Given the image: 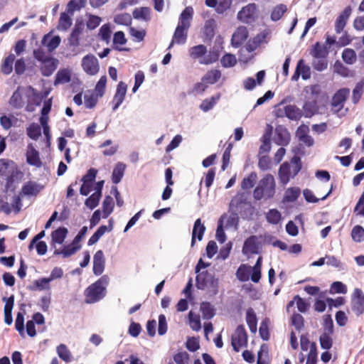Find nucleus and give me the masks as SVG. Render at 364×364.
<instances>
[{
	"label": "nucleus",
	"instance_id": "f257e3e1",
	"mask_svg": "<svg viewBox=\"0 0 364 364\" xmlns=\"http://www.w3.org/2000/svg\"><path fill=\"white\" fill-rule=\"evenodd\" d=\"M276 193V182L274 176L267 173L261 178L253 191V197L257 200H269L274 198Z\"/></svg>",
	"mask_w": 364,
	"mask_h": 364
},
{
	"label": "nucleus",
	"instance_id": "f03ea898",
	"mask_svg": "<svg viewBox=\"0 0 364 364\" xmlns=\"http://www.w3.org/2000/svg\"><path fill=\"white\" fill-rule=\"evenodd\" d=\"M107 275L102 276L95 282L90 285L85 291V301L88 304L95 303L106 294V287L109 283Z\"/></svg>",
	"mask_w": 364,
	"mask_h": 364
},
{
	"label": "nucleus",
	"instance_id": "7ed1b4c3",
	"mask_svg": "<svg viewBox=\"0 0 364 364\" xmlns=\"http://www.w3.org/2000/svg\"><path fill=\"white\" fill-rule=\"evenodd\" d=\"M302 168L301 161L299 156H294L290 163L284 162L279 167L278 176L280 182L283 185L287 184L291 178L295 177Z\"/></svg>",
	"mask_w": 364,
	"mask_h": 364
},
{
	"label": "nucleus",
	"instance_id": "20e7f679",
	"mask_svg": "<svg viewBox=\"0 0 364 364\" xmlns=\"http://www.w3.org/2000/svg\"><path fill=\"white\" fill-rule=\"evenodd\" d=\"M23 175L14 161L8 159H0V176H7L6 182L7 189L13 186L16 180H21Z\"/></svg>",
	"mask_w": 364,
	"mask_h": 364
},
{
	"label": "nucleus",
	"instance_id": "39448f33",
	"mask_svg": "<svg viewBox=\"0 0 364 364\" xmlns=\"http://www.w3.org/2000/svg\"><path fill=\"white\" fill-rule=\"evenodd\" d=\"M196 285L198 289H209V291L215 295L218 294V280L208 271H203L198 274L196 278Z\"/></svg>",
	"mask_w": 364,
	"mask_h": 364
},
{
	"label": "nucleus",
	"instance_id": "423d86ee",
	"mask_svg": "<svg viewBox=\"0 0 364 364\" xmlns=\"http://www.w3.org/2000/svg\"><path fill=\"white\" fill-rule=\"evenodd\" d=\"M350 309L357 317L364 314V293L359 288H355L351 294Z\"/></svg>",
	"mask_w": 364,
	"mask_h": 364
},
{
	"label": "nucleus",
	"instance_id": "0eeeda50",
	"mask_svg": "<svg viewBox=\"0 0 364 364\" xmlns=\"http://www.w3.org/2000/svg\"><path fill=\"white\" fill-rule=\"evenodd\" d=\"M247 334L242 325L238 326L231 338V344L235 352H239L240 348L246 346Z\"/></svg>",
	"mask_w": 364,
	"mask_h": 364
},
{
	"label": "nucleus",
	"instance_id": "6e6552de",
	"mask_svg": "<svg viewBox=\"0 0 364 364\" xmlns=\"http://www.w3.org/2000/svg\"><path fill=\"white\" fill-rule=\"evenodd\" d=\"M261 248L262 244L259 237L256 235H251L245 240L242 252L247 256L257 255L259 253Z\"/></svg>",
	"mask_w": 364,
	"mask_h": 364
},
{
	"label": "nucleus",
	"instance_id": "1a4fd4ad",
	"mask_svg": "<svg viewBox=\"0 0 364 364\" xmlns=\"http://www.w3.org/2000/svg\"><path fill=\"white\" fill-rule=\"evenodd\" d=\"M82 67L84 71L90 75H96L100 69L97 58L92 54L87 55L82 58Z\"/></svg>",
	"mask_w": 364,
	"mask_h": 364
},
{
	"label": "nucleus",
	"instance_id": "9d476101",
	"mask_svg": "<svg viewBox=\"0 0 364 364\" xmlns=\"http://www.w3.org/2000/svg\"><path fill=\"white\" fill-rule=\"evenodd\" d=\"M127 90V85H126L125 82L121 81L118 83L117 86L116 92L112 101V111H116L118 109V107L122 105V103L124 100Z\"/></svg>",
	"mask_w": 364,
	"mask_h": 364
},
{
	"label": "nucleus",
	"instance_id": "9b49d317",
	"mask_svg": "<svg viewBox=\"0 0 364 364\" xmlns=\"http://www.w3.org/2000/svg\"><path fill=\"white\" fill-rule=\"evenodd\" d=\"M352 14V8L350 6H346L342 12L338 15L335 21V31L336 33H341L343 31L348 20Z\"/></svg>",
	"mask_w": 364,
	"mask_h": 364
},
{
	"label": "nucleus",
	"instance_id": "f8f14e48",
	"mask_svg": "<svg viewBox=\"0 0 364 364\" xmlns=\"http://www.w3.org/2000/svg\"><path fill=\"white\" fill-rule=\"evenodd\" d=\"M249 36L248 30L245 26H239L233 33L231 38V45L234 48H239Z\"/></svg>",
	"mask_w": 364,
	"mask_h": 364
},
{
	"label": "nucleus",
	"instance_id": "ddd939ff",
	"mask_svg": "<svg viewBox=\"0 0 364 364\" xmlns=\"http://www.w3.org/2000/svg\"><path fill=\"white\" fill-rule=\"evenodd\" d=\"M188 28L178 24L168 48H171L175 43L184 44L187 40Z\"/></svg>",
	"mask_w": 364,
	"mask_h": 364
},
{
	"label": "nucleus",
	"instance_id": "4468645a",
	"mask_svg": "<svg viewBox=\"0 0 364 364\" xmlns=\"http://www.w3.org/2000/svg\"><path fill=\"white\" fill-rule=\"evenodd\" d=\"M84 30L82 21H76L74 28L68 37V44L70 46L77 47L80 45V36Z\"/></svg>",
	"mask_w": 364,
	"mask_h": 364
},
{
	"label": "nucleus",
	"instance_id": "2eb2a0df",
	"mask_svg": "<svg viewBox=\"0 0 364 364\" xmlns=\"http://www.w3.org/2000/svg\"><path fill=\"white\" fill-rule=\"evenodd\" d=\"M300 75L304 80H308L311 77V68L309 65H305L303 59L298 61L294 73L291 76V80L297 81Z\"/></svg>",
	"mask_w": 364,
	"mask_h": 364
},
{
	"label": "nucleus",
	"instance_id": "dca6fc26",
	"mask_svg": "<svg viewBox=\"0 0 364 364\" xmlns=\"http://www.w3.org/2000/svg\"><path fill=\"white\" fill-rule=\"evenodd\" d=\"M61 38L59 36H53L51 33L45 34L41 40L42 46L47 48L48 52L52 53L60 44Z\"/></svg>",
	"mask_w": 364,
	"mask_h": 364
},
{
	"label": "nucleus",
	"instance_id": "f3484780",
	"mask_svg": "<svg viewBox=\"0 0 364 364\" xmlns=\"http://www.w3.org/2000/svg\"><path fill=\"white\" fill-rule=\"evenodd\" d=\"M105 267V259L103 251L100 250L95 252L93 257V273L96 276L101 275Z\"/></svg>",
	"mask_w": 364,
	"mask_h": 364
},
{
	"label": "nucleus",
	"instance_id": "a211bd4d",
	"mask_svg": "<svg viewBox=\"0 0 364 364\" xmlns=\"http://www.w3.org/2000/svg\"><path fill=\"white\" fill-rule=\"evenodd\" d=\"M26 161L29 165L40 168L42 162L39 156V152L35 149L32 144H29L26 151Z\"/></svg>",
	"mask_w": 364,
	"mask_h": 364
},
{
	"label": "nucleus",
	"instance_id": "6ab92c4d",
	"mask_svg": "<svg viewBox=\"0 0 364 364\" xmlns=\"http://www.w3.org/2000/svg\"><path fill=\"white\" fill-rule=\"evenodd\" d=\"M81 248V245H77L73 241L70 244L63 246L62 249H55L54 255H62L63 258H68L75 254Z\"/></svg>",
	"mask_w": 364,
	"mask_h": 364
},
{
	"label": "nucleus",
	"instance_id": "aec40b11",
	"mask_svg": "<svg viewBox=\"0 0 364 364\" xmlns=\"http://www.w3.org/2000/svg\"><path fill=\"white\" fill-rule=\"evenodd\" d=\"M349 95V90L346 88L340 89L336 92L332 98L331 105L338 107L340 110L343 108V104Z\"/></svg>",
	"mask_w": 364,
	"mask_h": 364
},
{
	"label": "nucleus",
	"instance_id": "412c9836",
	"mask_svg": "<svg viewBox=\"0 0 364 364\" xmlns=\"http://www.w3.org/2000/svg\"><path fill=\"white\" fill-rule=\"evenodd\" d=\"M274 141L279 146H287L290 141V134L286 128H277Z\"/></svg>",
	"mask_w": 364,
	"mask_h": 364
},
{
	"label": "nucleus",
	"instance_id": "4be33fe9",
	"mask_svg": "<svg viewBox=\"0 0 364 364\" xmlns=\"http://www.w3.org/2000/svg\"><path fill=\"white\" fill-rule=\"evenodd\" d=\"M43 186L35 181H29L21 188V193L24 196H36L43 189Z\"/></svg>",
	"mask_w": 364,
	"mask_h": 364
},
{
	"label": "nucleus",
	"instance_id": "5701e85b",
	"mask_svg": "<svg viewBox=\"0 0 364 364\" xmlns=\"http://www.w3.org/2000/svg\"><path fill=\"white\" fill-rule=\"evenodd\" d=\"M294 304H296V307L301 313L306 312L309 307V304L308 302H306L300 296L296 295L294 296L293 299L288 303L287 310L289 311V309L294 306Z\"/></svg>",
	"mask_w": 364,
	"mask_h": 364
},
{
	"label": "nucleus",
	"instance_id": "b1692460",
	"mask_svg": "<svg viewBox=\"0 0 364 364\" xmlns=\"http://www.w3.org/2000/svg\"><path fill=\"white\" fill-rule=\"evenodd\" d=\"M205 230V227L202 223L201 220L200 218L197 219L195 221L193 225L191 239V246H193L195 245L196 237L198 238V240H202Z\"/></svg>",
	"mask_w": 364,
	"mask_h": 364
},
{
	"label": "nucleus",
	"instance_id": "393cba45",
	"mask_svg": "<svg viewBox=\"0 0 364 364\" xmlns=\"http://www.w3.org/2000/svg\"><path fill=\"white\" fill-rule=\"evenodd\" d=\"M285 116L291 120H299L303 116L302 111L294 105H288L284 107Z\"/></svg>",
	"mask_w": 364,
	"mask_h": 364
},
{
	"label": "nucleus",
	"instance_id": "a878e982",
	"mask_svg": "<svg viewBox=\"0 0 364 364\" xmlns=\"http://www.w3.org/2000/svg\"><path fill=\"white\" fill-rule=\"evenodd\" d=\"M22 91H23V88L18 87L9 100L10 105L16 109H20L24 105Z\"/></svg>",
	"mask_w": 364,
	"mask_h": 364
},
{
	"label": "nucleus",
	"instance_id": "bb28decb",
	"mask_svg": "<svg viewBox=\"0 0 364 364\" xmlns=\"http://www.w3.org/2000/svg\"><path fill=\"white\" fill-rule=\"evenodd\" d=\"M4 300H6L4 305V321L6 324L10 325L13 322L12 309L14 304V296L11 295L7 299L4 298Z\"/></svg>",
	"mask_w": 364,
	"mask_h": 364
},
{
	"label": "nucleus",
	"instance_id": "cd10ccee",
	"mask_svg": "<svg viewBox=\"0 0 364 364\" xmlns=\"http://www.w3.org/2000/svg\"><path fill=\"white\" fill-rule=\"evenodd\" d=\"M56 68L57 64L55 63V59L50 57V58L42 62V65L41 67V74L43 76H50L53 74Z\"/></svg>",
	"mask_w": 364,
	"mask_h": 364
},
{
	"label": "nucleus",
	"instance_id": "c85d7f7f",
	"mask_svg": "<svg viewBox=\"0 0 364 364\" xmlns=\"http://www.w3.org/2000/svg\"><path fill=\"white\" fill-rule=\"evenodd\" d=\"M255 9V6L254 4H249L243 7L242 10L238 12V18L246 23L250 22L254 17Z\"/></svg>",
	"mask_w": 364,
	"mask_h": 364
},
{
	"label": "nucleus",
	"instance_id": "c756f323",
	"mask_svg": "<svg viewBox=\"0 0 364 364\" xmlns=\"http://www.w3.org/2000/svg\"><path fill=\"white\" fill-rule=\"evenodd\" d=\"M193 14V9L192 7L188 6L186 7L185 9L181 12L180 17L178 25H181L183 27L190 28L191 26V21L192 19Z\"/></svg>",
	"mask_w": 364,
	"mask_h": 364
},
{
	"label": "nucleus",
	"instance_id": "7c9ffc66",
	"mask_svg": "<svg viewBox=\"0 0 364 364\" xmlns=\"http://www.w3.org/2000/svg\"><path fill=\"white\" fill-rule=\"evenodd\" d=\"M72 16H73V14H70L67 11L65 12H62L60 16L58 29L67 31L72 25Z\"/></svg>",
	"mask_w": 364,
	"mask_h": 364
},
{
	"label": "nucleus",
	"instance_id": "2f4dec72",
	"mask_svg": "<svg viewBox=\"0 0 364 364\" xmlns=\"http://www.w3.org/2000/svg\"><path fill=\"white\" fill-rule=\"evenodd\" d=\"M68 230L66 228L60 227L51 234L52 243L63 244L67 237Z\"/></svg>",
	"mask_w": 364,
	"mask_h": 364
},
{
	"label": "nucleus",
	"instance_id": "473e14b6",
	"mask_svg": "<svg viewBox=\"0 0 364 364\" xmlns=\"http://www.w3.org/2000/svg\"><path fill=\"white\" fill-rule=\"evenodd\" d=\"M303 115L306 118H310L316 114L318 111V107L316 101H307L303 105Z\"/></svg>",
	"mask_w": 364,
	"mask_h": 364
},
{
	"label": "nucleus",
	"instance_id": "72a5a7b5",
	"mask_svg": "<svg viewBox=\"0 0 364 364\" xmlns=\"http://www.w3.org/2000/svg\"><path fill=\"white\" fill-rule=\"evenodd\" d=\"M56 352L59 358L65 363H70L73 360V355L66 345L61 343L56 348Z\"/></svg>",
	"mask_w": 364,
	"mask_h": 364
},
{
	"label": "nucleus",
	"instance_id": "f704fd0d",
	"mask_svg": "<svg viewBox=\"0 0 364 364\" xmlns=\"http://www.w3.org/2000/svg\"><path fill=\"white\" fill-rule=\"evenodd\" d=\"M16 60L14 54H9L3 61L1 65V71L4 75H9L13 71V65Z\"/></svg>",
	"mask_w": 364,
	"mask_h": 364
},
{
	"label": "nucleus",
	"instance_id": "c9c22d12",
	"mask_svg": "<svg viewBox=\"0 0 364 364\" xmlns=\"http://www.w3.org/2000/svg\"><path fill=\"white\" fill-rule=\"evenodd\" d=\"M221 77V72L218 69H212L202 77V81L207 84H214Z\"/></svg>",
	"mask_w": 364,
	"mask_h": 364
},
{
	"label": "nucleus",
	"instance_id": "e433bc0d",
	"mask_svg": "<svg viewBox=\"0 0 364 364\" xmlns=\"http://www.w3.org/2000/svg\"><path fill=\"white\" fill-rule=\"evenodd\" d=\"M310 54L315 58H326L328 54L327 48L325 45L316 42L311 49Z\"/></svg>",
	"mask_w": 364,
	"mask_h": 364
},
{
	"label": "nucleus",
	"instance_id": "4c0bfd02",
	"mask_svg": "<svg viewBox=\"0 0 364 364\" xmlns=\"http://www.w3.org/2000/svg\"><path fill=\"white\" fill-rule=\"evenodd\" d=\"M301 194V190L298 187H291L286 190L283 201L287 203H292L297 200Z\"/></svg>",
	"mask_w": 364,
	"mask_h": 364
},
{
	"label": "nucleus",
	"instance_id": "58836bf2",
	"mask_svg": "<svg viewBox=\"0 0 364 364\" xmlns=\"http://www.w3.org/2000/svg\"><path fill=\"white\" fill-rule=\"evenodd\" d=\"M125 165L122 163H118L113 169L112 174V181L114 184L119 183L124 173Z\"/></svg>",
	"mask_w": 364,
	"mask_h": 364
},
{
	"label": "nucleus",
	"instance_id": "ea45409f",
	"mask_svg": "<svg viewBox=\"0 0 364 364\" xmlns=\"http://www.w3.org/2000/svg\"><path fill=\"white\" fill-rule=\"evenodd\" d=\"M27 97V104L25 109L26 112H32L35 110L36 107L40 105V100L36 93H27L26 95Z\"/></svg>",
	"mask_w": 364,
	"mask_h": 364
},
{
	"label": "nucleus",
	"instance_id": "a19ab883",
	"mask_svg": "<svg viewBox=\"0 0 364 364\" xmlns=\"http://www.w3.org/2000/svg\"><path fill=\"white\" fill-rule=\"evenodd\" d=\"M252 267L247 264H241L236 272L237 278L240 282H247L250 279Z\"/></svg>",
	"mask_w": 364,
	"mask_h": 364
},
{
	"label": "nucleus",
	"instance_id": "79ce46f5",
	"mask_svg": "<svg viewBox=\"0 0 364 364\" xmlns=\"http://www.w3.org/2000/svg\"><path fill=\"white\" fill-rule=\"evenodd\" d=\"M151 9L149 7L136 8L132 13L133 17L135 19H141L144 21H149Z\"/></svg>",
	"mask_w": 364,
	"mask_h": 364
},
{
	"label": "nucleus",
	"instance_id": "37998d69",
	"mask_svg": "<svg viewBox=\"0 0 364 364\" xmlns=\"http://www.w3.org/2000/svg\"><path fill=\"white\" fill-rule=\"evenodd\" d=\"M203 318L209 320L215 316V309L210 302L203 301L200 304Z\"/></svg>",
	"mask_w": 364,
	"mask_h": 364
},
{
	"label": "nucleus",
	"instance_id": "c03bdc74",
	"mask_svg": "<svg viewBox=\"0 0 364 364\" xmlns=\"http://www.w3.org/2000/svg\"><path fill=\"white\" fill-rule=\"evenodd\" d=\"M246 321L250 331L255 333L257 331V319L255 313L252 309L247 311Z\"/></svg>",
	"mask_w": 364,
	"mask_h": 364
},
{
	"label": "nucleus",
	"instance_id": "a18cd8bd",
	"mask_svg": "<svg viewBox=\"0 0 364 364\" xmlns=\"http://www.w3.org/2000/svg\"><path fill=\"white\" fill-rule=\"evenodd\" d=\"M257 178V175L255 172H251L247 177H245L241 182V188L242 190H250L252 188Z\"/></svg>",
	"mask_w": 364,
	"mask_h": 364
},
{
	"label": "nucleus",
	"instance_id": "49530a36",
	"mask_svg": "<svg viewBox=\"0 0 364 364\" xmlns=\"http://www.w3.org/2000/svg\"><path fill=\"white\" fill-rule=\"evenodd\" d=\"M287 7L285 4H280L273 8L271 13V19L277 21L282 18L283 15L287 12Z\"/></svg>",
	"mask_w": 364,
	"mask_h": 364
},
{
	"label": "nucleus",
	"instance_id": "de8ad7c7",
	"mask_svg": "<svg viewBox=\"0 0 364 364\" xmlns=\"http://www.w3.org/2000/svg\"><path fill=\"white\" fill-rule=\"evenodd\" d=\"M113 198L110 196H107L102 203L103 218H107L114 209Z\"/></svg>",
	"mask_w": 364,
	"mask_h": 364
},
{
	"label": "nucleus",
	"instance_id": "09e8293b",
	"mask_svg": "<svg viewBox=\"0 0 364 364\" xmlns=\"http://www.w3.org/2000/svg\"><path fill=\"white\" fill-rule=\"evenodd\" d=\"M87 0H70L66 6V10L70 14H74L75 11H79L85 7Z\"/></svg>",
	"mask_w": 364,
	"mask_h": 364
},
{
	"label": "nucleus",
	"instance_id": "8fccbe9b",
	"mask_svg": "<svg viewBox=\"0 0 364 364\" xmlns=\"http://www.w3.org/2000/svg\"><path fill=\"white\" fill-rule=\"evenodd\" d=\"M111 230L112 227L109 229L106 225H101L96 230V232L90 237L87 242V245L89 246H91L95 244L107 231H110Z\"/></svg>",
	"mask_w": 364,
	"mask_h": 364
},
{
	"label": "nucleus",
	"instance_id": "3c124183",
	"mask_svg": "<svg viewBox=\"0 0 364 364\" xmlns=\"http://www.w3.org/2000/svg\"><path fill=\"white\" fill-rule=\"evenodd\" d=\"M343 60L348 65H352L356 62L357 55L355 51L352 48H345L342 53Z\"/></svg>",
	"mask_w": 364,
	"mask_h": 364
},
{
	"label": "nucleus",
	"instance_id": "603ef678",
	"mask_svg": "<svg viewBox=\"0 0 364 364\" xmlns=\"http://www.w3.org/2000/svg\"><path fill=\"white\" fill-rule=\"evenodd\" d=\"M26 133L29 138L37 140L41 135V126L36 123H32L27 128Z\"/></svg>",
	"mask_w": 364,
	"mask_h": 364
},
{
	"label": "nucleus",
	"instance_id": "864d4df0",
	"mask_svg": "<svg viewBox=\"0 0 364 364\" xmlns=\"http://www.w3.org/2000/svg\"><path fill=\"white\" fill-rule=\"evenodd\" d=\"M207 53V48L204 45L195 46L190 48V56L193 59L203 57Z\"/></svg>",
	"mask_w": 364,
	"mask_h": 364
},
{
	"label": "nucleus",
	"instance_id": "5fc2aeb1",
	"mask_svg": "<svg viewBox=\"0 0 364 364\" xmlns=\"http://www.w3.org/2000/svg\"><path fill=\"white\" fill-rule=\"evenodd\" d=\"M266 219L269 223L277 225L282 220V215L277 209H270L266 214Z\"/></svg>",
	"mask_w": 364,
	"mask_h": 364
},
{
	"label": "nucleus",
	"instance_id": "6e6d98bb",
	"mask_svg": "<svg viewBox=\"0 0 364 364\" xmlns=\"http://www.w3.org/2000/svg\"><path fill=\"white\" fill-rule=\"evenodd\" d=\"M351 237L353 241L360 242L364 240V228L357 225L353 227L351 231Z\"/></svg>",
	"mask_w": 364,
	"mask_h": 364
},
{
	"label": "nucleus",
	"instance_id": "4d7b16f0",
	"mask_svg": "<svg viewBox=\"0 0 364 364\" xmlns=\"http://www.w3.org/2000/svg\"><path fill=\"white\" fill-rule=\"evenodd\" d=\"M307 129V127H301L299 128L298 132L299 133V140L306 146H313L314 141L311 136L305 133L306 130Z\"/></svg>",
	"mask_w": 364,
	"mask_h": 364
},
{
	"label": "nucleus",
	"instance_id": "13d9d810",
	"mask_svg": "<svg viewBox=\"0 0 364 364\" xmlns=\"http://www.w3.org/2000/svg\"><path fill=\"white\" fill-rule=\"evenodd\" d=\"M188 319L191 328L196 331H198L201 328L200 316L195 314L193 311L188 313Z\"/></svg>",
	"mask_w": 364,
	"mask_h": 364
},
{
	"label": "nucleus",
	"instance_id": "bf43d9fd",
	"mask_svg": "<svg viewBox=\"0 0 364 364\" xmlns=\"http://www.w3.org/2000/svg\"><path fill=\"white\" fill-rule=\"evenodd\" d=\"M107 84V76L102 75L97 82L94 92L98 97H102L105 92Z\"/></svg>",
	"mask_w": 364,
	"mask_h": 364
},
{
	"label": "nucleus",
	"instance_id": "052dcab7",
	"mask_svg": "<svg viewBox=\"0 0 364 364\" xmlns=\"http://www.w3.org/2000/svg\"><path fill=\"white\" fill-rule=\"evenodd\" d=\"M220 56V52L217 50H210L205 58L200 60V64L209 65L216 62Z\"/></svg>",
	"mask_w": 364,
	"mask_h": 364
},
{
	"label": "nucleus",
	"instance_id": "680f3d73",
	"mask_svg": "<svg viewBox=\"0 0 364 364\" xmlns=\"http://www.w3.org/2000/svg\"><path fill=\"white\" fill-rule=\"evenodd\" d=\"M332 334L323 333L319 338L320 345L321 348L324 350H329L333 346Z\"/></svg>",
	"mask_w": 364,
	"mask_h": 364
},
{
	"label": "nucleus",
	"instance_id": "e2e57ef3",
	"mask_svg": "<svg viewBox=\"0 0 364 364\" xmlns=\"http://www.w3.org/2000/svg\"><path fill=\"white\" fill-rule=\"evenodd\" d=\"M101 196V193H92L89 198L86 199L85 202V205L91 210L94 209L98 205Z\"/></svg>",
	"mask_w": 364,
	"mask_h": 364
},
{
	"label": "nucleus",
	"instance_id": "0e129e2a",
	"mask_svg": "<svg viewBox=\"0 0 364 364\" xmlns=\"http://www.w3.org/2000/svg\"><path fill=\"white\" fill-rule=\"evenodd\" d=\"M218 99L219 96L211 97L210 98L205 99L200 105V109H202L205 112L210 110L211 109L213 108Z\"/></svg>",
	"mask_w": 364,
	"mask_h": 364
},
{
	"label": "nucleus",
	"instance_id": "69168bd1",
	"mask_svg": "<svg viewBox=\"0 0 364 364\" xmlns=\"http://www.w3.org/2000/svg\"><path fill=\"white\" fill-rule=\"evenodd\" d=\"M220 62L223 67L230 68L233 67L237 63V59L235 55L227 53L223 56Z\"/></svg>",
	"mask_w": 364,
	"mask_h": 364
},
{
	"label": "nucleus",
	"instance_id": "338daca9",
	"mask_svg": "<svg viewBox=\"0 0 364 364\" xmlns=\"http://www.w3.org/2000/svg\"><path fill=\"white\" fill-rule=\"evenodd\" d=\"M112 31L109 24H104L101 26L99 31V36L101 39L109 43L111 39Z\"/></svg>",
	"mask_w": 364,
	"mask_h": 364
},
{
	"label": "nucleus",
	"instance_id": "774afa93",
	"mask_svg": "<svg viewBox=\"0 0 364 364\" xmlns=\"http://www.w3.org/2000/svg\"><path fill=\"white\" fill-rule=\"evenodd\" d=\"M317 363V348L315 343L310 345V350L307 355L306 364H316Z\"/></svg>",
	"mask_w": 364,
	"mask_h": 364
}]
</instances>
